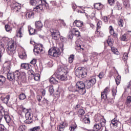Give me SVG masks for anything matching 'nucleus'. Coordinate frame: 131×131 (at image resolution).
Here are the masks:
<instances>
[{
    "instance_id": "nucleus-5",
    "label": "nucleus",
    "mask_w": 131,
    "mask_h": 131,
    "mask_svg": "<svg viewBox=\"0 0 131 131\" xmlns=\"http://www.w3.org/2000/svg\"><path fill=\"white\" fill-rule=\"evenodd\" d=\"M75 73L76 76L78 77V78H83V77L86 76L88 70L84 68L79 67L75 71Z\"/></svg>"
},
{
    "instance_id": "nucleus-25",
    "label": "nucleus",
    "mask_w": 131,
    "mask_h": 131,
    "mask_svg": "<svg viewBox=\"0 0 131 131\" xmlns=\"http://www.w3.org/2000/svg\"><path fill=\"white\" fill-rule=\"evenodd\" d=\"M31 68V65L28 63H22L21 64V69H25L26 70H29Z\"/></svg>"
},
{
    "instance_id": "nucleus-40",
    "label": "nucleus",
    "mask_w": 131,
    "mask_h": 131,
    "mask_svg": "<svg viewBox=\"0 0 131 131\" xmlns=\"http://www.w3.org/2000/svg\"><path fill=\"white\" fill-rule=\"evenodd\" d=\"M27 129V127L25 125H21L19 126L18 129L19 131H25Z\"/></svg>"
},
{
    "instance_id": "nucleus-60",
    "label": "nucleus",
    "mask_w": 131,
    "mask_h": 131,
    "mask_svg": "<svg viewBox=\"0 0 131 131\" xmlns=\"http://www.w3.org/2000/svg\"><path fill=\"white\" fill-rule=\"evenodd\" d=\"M94 55L96 56L97 57H103L104 56V53H94Z\"/></svg>"
},
{
    "instance_id": "nucleus-31",
    "label": "nucleus",
    "mask_w": 131,
    "mask_h": 131,
    "mask_svg": "<svg viewBox=\"0 0 131 131\" xmlns=\"http://www.w3.org/2000/svg\"><path fill=\"white\" fill-rule=\"evenodd\" d=\"M66 124L64 123L60 124L59 125L57 126V129L58 131L64 130V128H65Z\"/></svg>"
},
{
    "instance_id": "nucleus-15",
    "label": "nucleus",
    "mask_w": 131,
    "mask_h": 131,
    "mask_svg": "<svg viewBox=\"0 0 131 131\" xmlns=\"http://www.w3.org/2000/svg\"><path fill=\"white\" fill-rule=\"evenodd\" d=\"M4 53H5V44L3 42H0V59Z\"/></svg>"
},
{
    "instance_id": "nucleus-6",
    "label": "nucleus",
    "mask_w": 131,
    "mask_h": 131,
    "mask_svg": "<svg viewBox=\"0 0 131 131\" xmlns=\"http://www.w3.org/2000/svg\"><path fill=\"white\" fill-rule=\"evenodd\" d=\"M43 7H45L46 9L49 8V4L45 0H42V3L39 5H37L36 7L34 9V11L35 12H40L43 10Z\"/></svg>"
},
{
    "instance_id": "nucleus-56",
    "label": "nucleus",
    "mask_w": 131,
    "mask_h": 131,
    "mask_svg": "<svg viewBox=\"0 0 131 131\" xmlns=\"http://www.w3.org/2000/svg\"><path fill=\"white\" fill-rule=\"evenodd\" d=\"M103 93H104V94H106V95H108L109 93H110V89L109 88L106 87L103 91Z\"/></svg>"
},
{
    "instance_id": "nucleus-55",
    "label": "nucleus",
    "mask_w": 131,
    "mask_h": 131,
    "mask_svg": "<svg viewBox=\"0 0 131 131\" xmlns=\"http://www.w3.org/2000/svg\"><path fill=\"white\" fill-rule=\"evenodd\" d=\"M102 26V21L99 20L97 24V29H100Z\"/></svg>"
},
{
    "instance_id": "nucleus-20",
    "label": "nucleus",
    "mask_w": 131,
    "mask_h": 131,
    "mask_svg": "<svg viewBox=\"0 0 131 131\" xmlns=\"http://www.w3.org/2000/svg\"><path fill=\"white\" fill-rule=\"evenodd\" d=\"M128 32H131V31H128L126 33L122 35L120 37V40L122 41H127V34Z\"/></svg>"
},
{
    "instance_id": "nucleus-41",
    "label": "nucleus",
    "mask_w": 131,
    "mask_h": 131,
    "mask_svg": "<svg viewBox=\"0 0 131 131\" xmlns=\"http://www.w3.org/2000/svg\"><path fill=\"white\" fill-rule=\"evenodd\" d=\"M84 117L85 118L83 119V122H84V123H90V118H88L89 117V115H86L84 116Z\"/></svg>"
},
{
    "instance_id": "nucleus-7",
    "label": "nucleus",
    "mask_w": 131,
    "mask_h": 131,
    "mask_svg": "<svg viewBox=\"0 0 131 131\" xmlns=\"http://www.w3.org/2000/svg\"><path fill=\"white\" fill-rule=\"evenodd\" d=\"M11 7L16 14H21V4L14 1L12 3Z\"/></svg>"
},
{
    "instance_id": "nucleus-12",
    "label": "nucleus",
    "mask_w": 131,
    "mask_h": 131,
    "mask_svg": "<svg viewBox=\"0 0 131 131\" xmlns=\"http://www.w3.org/2000/svg\"><path fill=\"white\" fill-rule=\"evenodd\" d=\"M102 123H103V124L106 123V120H105L104 118H102L101 119L100 123L96 124L94 125V128H96L97 129V130L101 129V127H102Z\"/></svg>"
},
{
    "instance_id": "nucleus-39",
    "label": "nucleus",
    "mask_w": 131,
    "mask_h": 131,
    "mask_svg": "<svg viewBox=\"0 0 131 131\" xmlns=\"http://www.w3.org/2000/svg\"><path fill=\"white\" fill-rule=\"evenodd\" d=\"M126 104L128 107H131V96H128L127 97Z\"/></svg>"
},
{
    "instance_id": "nucleus-57",
    "label": "nucleus",
    "mask_w": 131,
    "mask_h": 131,
    "mask_svg": "<svg viewBox=\"0 0 131 131\" xmlns=\"http://www.w3.org/2000/svg\"><path fill=\"white\" fill-rule=\"evenodd\" d=\"M3 41H4V42H5L6 43H9V41H10V40H12V39H9V38L8 37H4L3 38Z\"/></svg>"
},
{
    "instance_id": "nucleus-16",
    "label": "nucleus",
    "mask_w": 131,
    "mask_h": 131,
    "mask_svg": "<svg viewBox=\"0 0 131 131\" xmlns=\"http://www.w3.org/2000/svg\"><path fill=\"white\" fill-rule=\"evenodd\" d=\"M55 77H56V73L51 77V78L49 79V81L51 83L57 84V83H58V80L56 79V78Z\"/></svg>"
},
{
    "instance_id": "nucleus-37",
    "label": "nucleus",
    "mask_w": 131,
    "mask_h": 131,
    "mask_svg": "<svg viewBox=\"0 0 131 131\" xmlns=\"http://www.w3.org/2000/svg\"><path fill=\"white\" fill-rule=\"evenodd\" d=\"M85 113L84 110L83 109H80L78 112V115L79 117H81V116H83Z\"/></svg>"
},
{
    "instance_id": "nucleus-43",
    "label": "nucleus",
    "mask_w": 131,
    "mask_h": 131,
    "mask_svg": "<svg viewBox=\"0 0 131 131\" xmlns=\"http://www.w3.org/2000/svg\"><path fill=\"white\" fill-rule=\"evenodd\" d=\"M5 30L7 32H10V31H12V27L10 26L9 25H6L5 26Z\"/></svg>"
},
{
    "instance_id": "nucleus-62",
    "label": "nucleus",
    "mask_w": 131,
    "mask_h": 131,
    "mask_svg": "<svg viewBox=\"0 0 131 131\" xmlns=\"http://www.w3.org/2000/svg\"><path fill=\"white\" fill-rule=\"evenodd\" d=\"M128 54L127 53H124L123 56V60L124 61H126L128 58Z\"/></svg>"
},
{
    "instance_id": "nucleus-58",
    "label": "nucleus",
    "mask_w": 131,
    "mask_h": 131,
    "mask_svg": "<svg viewBox=\"0 0 131 131\" xmlns=\"http://www.w3.org/2000/svg\"><path fill=\"white\" fill-rule=\"evenodd\" d=\"M77 128V125H75L74 126H72L70 127V131H74Z\"/></svg>"
},
{
    "instance_id": "nucleus-50",
    "label": "nucleus",
    "mask_w": 131,
    "mask_h": 131,
    "mask_svg": "<svg viewBox=\"0 0 131 131\" xmlns=\"http://www.w3.org/2000/svg\"><path fill=\"white\" fill-rule=\"evenodd\" d=\"M39 129H40V126H38L36 127H34L30 129L31 131H39Z\"/></svg>"
},
{
    "instance_id": "nucleus-59",
    "label": "nucleus",
    "mask_w": 131,
    "mask_h": 131,
    "mask_svg": "<svg viewBox=\"0 0 131 131\" xmlns=\"http://www.w3.org/2000/svg\"><path fill=\"white\" fill-rule=\"evenodd\" d=\"M118 25L120 27H123V20L120 19L118 21Z\"/></svg>"
},
{
    "instance_id": "nucleus-24",
    "label": "nucleus",
    "mask_w": 131,
    "mask_h": 131,
    "mask_svg": "<svg viewBox=\"0 0 131 131\" xmlns=\"http://www.w3.org/2000/svg\"><path fill=\"white\" fill-rule=\"evenodd\" d=\"M6 112H7L5 111L4 107L0 105V122L2 121L3 117H4V114H5Z\"/></svg>"
},
{
    "instance_id": "nucleus-10",
    "label": "nucleus",
    "mask_w": 131,
    "mask_h": 131,
    "mask_svg": "<svg viewBox=\"0 0 131 131\" xmlns=\"http://www.w3.org/2000/svg\"><path fill=\"white\" fill-rule=\"evenodd\" d=\"M43 49V45L40 43H36L34 48V52L35 55H37L40 54Z\"/></svg>"
},
{
    "instance_id": "nucleus-52",
    "label": "nucleus",
    "mask_w": 131,
    "mask_h": 131,
    "mask_svg": "<svg viewBox=\"0 0 131 131\" xmlns=\"http://www.w3.org/2000/svg\"><path fill=\"white\" fill-rule=\"evenodd\" d=\"M28 73L29 74V75H33V76L35 75L34 71H33V70L30 69H30L28 70Z\"/></svg>"
},
{
    "instance_id": "nucleus-8",
    "label": "nucleus",
    "mask_w": 131,
    "mask_h": 131,
    "mask_svg": "<svg viewBox=\"0 0 131 131\" xmlns=\"http://www.w3.org/2000/svg\"><path fill=\"white\" fill-rule=\"evenodd\" d=\"M49 55L57 58L60 55V50L58 48H52L49 50Z\"/></svg>"
},
{
    "instance_id": "nucleus-47",
    "label": "nucleus",
    "mask_w": 131,
    "mask_h": 131,
    "mask_svg": "<svg viewBox=\"0 0 131 131\" xmlns=\"http://www.w3.org/2000/svg\"><path fill=\"white\" fill-rule=\"evenodd\" d=\"M121 80V77H120V76H118L116 78L115 81H116V84H117V85H118V84H119V83H120Z\"/></svg>"
},
{
    "instance_id": "nucleus-18",
    "label": "nucleus",
    "mask_w": 131,
    "mask_h": 131,
    "mask_svg": "<svg viewBox=\"0 0 131 131\" xmlns=\"http://www.w3.org/2000/svg\"><path fill=\"white\" fill-rule=\"evenodd\" d=\"M13 74L14 75V77L15 78V80H20L21 79L20 72V71H16L15 72H13Z\"/></svg>"
},
{
    "instance_id": "nucleus-27",
    "label": "nucleus",
    "mask_w": 131,
    "mask_h": 131,
    "mask_svg": "<svg viewBox=\"0 0 131 131\" xmlns=\"http://www.w3.org/2000/svg\"><path fill=\"white\" fill-rule=\"evenodd\" d=\"M28 30L30 35H34L35 32H36V30L32 28L31 26H28Z\"/></svg>"
},
{
    "instance_id": "nucleus-21",
    "label": "nucleus",
    "mask_w": 131,
    "mask_h": 131,
    "mask_svg": "<svg viewBox=\"0 0 131 131\" xmlns=\"http://www.w3.org/2000/svg\"><path fill=\"white\" fill-rule=\"evenodd\" d=\"M33 17H34V12L32 11H29L26 14V19H30Z\"/></svg>"
},
{
    "instance_id": "nucleus-2",
    "label": "nucleus",
    "mask_w": 131,
    "mask_h": 131,
    "mask_svg": "<svg viewBox=\"0 0 131 131\" xmlns=\"http://www.w3.org/2000/svg\"><path fill=\"white\" fill-rule=\"evenodd\" d=\"M85 88H86V84L85 85L83 82L79 81L76 84V89H73L72 92L73 93H79L80 95H84L86 92Z\"/></svg>"
},
{
    "instance_id": "nucleus-64",
    "label": "nucleus",
    "mask_w": 131,
    "mask_h": 131,
    "mask_svg": "<svg viewBox=\"0 0 131 131\" xmlns=\"http://www.w3.org/2000/svg\"><path fill=\"white\" fill-rule=\"evenodd\" d=\"M49 91L51 95H52V94H54V88H53V86L49 88Z\"/></svg>"
},
{
    "instance_id": "nucleus-53",
    "label": "nucleus",
    "mask_w": 131,
    "mask_h": 131,
    "mask_svg": "<svg viewBox=\"0 0 131 131\" xmlns=\"http://www.w3.org/2000/svg\"><path fill=\"white\" fill-rule=\"evenodd\" d=\"M107 94L104 93V92H101V99H103V100H106V99H107Z\"/></svg>"
},
{
    "instance_id": "nucleus-29",
    "label": "nucleus",
    "mask_w": 131,
    "mask_h": 131,
    "mask_svg": "<svg viewBox=\"0 0 131 131\" xmlns=\"http://www.w3.org/2000/svg\"><path fill=\"white\" fill-rule=\"evenodd\" d=\"M82 44V41L80 40H78L76 41V45L78 47V50H82L83 51V48H81V45Z\"/></svg>"
},
{
    "instance_id": "nucleus-23",
    "label": "nucleus",
    "mask_w": 131,
    "mask_h": 131,
    "mask_svg": "<svg viewBox=\"0 0 131 131\" xmlns=\"http://www.w3.org/2000/svg\"><path fill=\"white\" fill-rule=\"evenodd\" d=\"M1 100L5 104H8L10 100V95H7L5 97L1 96Z\"/></svg>"
},
{
    "instance_id": "nucleus-22",
    "label": "nucleus",
    "mask_w": 131,
    "mask_h": 131,
    "mask_svg": "<svg viewBox=\"0 0 131 131\" xmlns=\"http://www.w3.org/2000/svg\"><path fill=\"white\" fill-rule=\"evenodd\" d=\"M3 116L7 123H10V122L11 121V117L9 115L8 112H6L4 114H3Z\"/></svg>"
},
{
    "instance_id": "nucleus-36",
    "label": "nucleus",
    "mask_w": 131,
    "mask_h": 131,
    "mask_svg": "<svg viewBox=\"0 0 131 131\" xmlns=\"http://www.w3.org/2000/svg\"><path fill=\"white\" fill-rule=\"evenodd\" d=\"M94 8L97 10H101L103 8V5L101 3H96L94 5Z\"/></svg>"
},
{
    "instance_id": "nucleus-26",
    "label": "nucleus",
    "mask_w": 131,
    "mask_h": 131,
    "mask_svg": "<svg viewBox=\"0 0 131 131\" xmlns=\"http://www.w3.org/2000/svg\"><path fill=\"white\" fill-rule=\"evenodd\" d=\"M75 25L77 27H81L83 26V23L80 20H76L74 21V25Z\"/></svg>"
},
{
    "instance_id": "nucleus-61",
    "label": "nucleus",
    "mask_w": 131,
    "mask_h": 131,
    "mask_svg": "<svg viewBox=\"0 0 131 131\" xmlns=\"http://www.w3.org/2000/svg\"><path fill=\"white\" fill-rule=\"evenodd\" d=\"M40 93L41 94V96H46V90L43 89H41L40 90Z\"/></svg>"
},
{
    "instance_id": "nucleus-42",
    "label": "nucleus",
    "mask_w": 131,
    "mask_h": 131,
    "mask_svg": "<svg viewBox=\"0 0 131 131\" xmlns=\"http://www.w3.org/2000/svg\"><path fill=\"white\" fill-rule=\"evenodd\" d=\"M117 122H118L117 120L113 119L111 121V124H112L113 126L116 127L118 125Z\"/></svg>"
},
{
    "instance_id": "nucleus-54",
    "label": "nucleus",
    "mask_w": 131,
    "mask_h": 131,
    "mask_svg": "<svg viewBox=\"0 0 131 131\" xmlns=\"http://www.w3.org/2000/svg\"><path fill=\"white\" fill-rule=\"evenodd\" d=\"M26 98V96L24 93H22L19 95L20 100H25Z\"/></svg>"
},
{
    "instance_id": "nucleus-45",
    "label": "nucleus",
    "mask_w": 131,
    "mask_h": 131,
    "mask_svg": "<svg viewBox=\"0 0 131 131\" xmlns=\"http://www.w3.org/2000/svg\"><path fill=\"white\" fill-rule=\"evenodd\" d=\"M20 77V80H22V79H25V78H26V73H25L24 72H21Z\"/></svg>"
},
{
    "instance_id": "nucleus-48",
    "label": "nucleus",
    "mask_w": 131,
    "mask_h": 131,
    "mask_svg": "<svg viewBox=\"0 0 131 131\" xmlns=\"http://www.w3.org/2000/svg\"><path fill=\"white\" fill-rule=\"evenodd\" d=\"M34 80H36V81H38L39 79H40V76L39 74H36L33 76Z\"/></svg>"
},
{
    "instance_id": "nucleus-32",
    "label": "nucleus",
    "mask_w": 131,
    "mask_h": 131,
    "mask_svg": "<svg viewBox=\"0 0 131 131\" xmlns=\"http://www.w3.org/2000/svg\"><path fill=\"white\" fill-rule=\"evenodd\" d=\"M117 87H113L112 89V95L114 98H115L116 94H117Z\"/></svg>"
},
{
    "instance_id": "nucleus-19",
    "label": "nucleus",
    "mask_w": 131,
    "mask_h": 131,
    "mask_svg": "<svg viewBox=\"0 0 131 131\" xmlns=\"http://www.w3.org/2000/svg\"><path fill=\"white\" fill-rule=\"evenodd\" d=\"M42 3V0H31L30 4L32 6H36L40 5Z\"/></svg>"
},
{
    "instance_id": "nucleus-17",
    "label": "nucleus",
    "mask_w": 131,
    "mask_h": 131,
    "mask_svg": "<svg viewBox=\"0 0 131 131\" xmlns=\"http://www.w3.org/2000/svg\"><path fill=\"white\" fill-rule=\"evenodd\" d=\"M110 30V33L111 35H112L113 37H115V38H117V36H118V35L114 32V30L113 29V27H112V26H110L109 27Z\"/></svg>"
},
{
    "instance_id": "nucleus-3",
    "label": "nucleus",
    "mask_w": 131,
    "mask_h": 131,
    "mask_svg": "<svg viewBox=\"0 0 131 131\" xmlns=\"http://www.w3.org/2000/svg\"><path fill=\"white\" fill-rule=\"evenodd\" d=\"M19 111L25 113L26 120L25 123L29 124L32 122V114L28 111V110L25 108L23 105L19 107Z\"/></svg>"
},
{
    "instance_id": "nucleus-13",
    "label": "nucleus",
    "mask_w": 131,
    "mask_h": 131,
    "mask_svg": "<svg viewBox=\"0 0 131 131\" xmlns=\"http://www.w3.org/2000/svg\"><path fill=\"white\" fill-rule=\"evenodd\" d=\"M52 38L54 39H58L60 37V32L58 30H55L51 33Z\"/></svg>"
},
{
    "instance_id": "nucleus-34",
    "label": "nucleus",
    "mask_w": 131,
    "mask_h": 131,
    "mask_svg": "<svg viewBox=\"0 0 131 131\" xmlns=\"http://www.w3.org/2000/svg\"><path fill=\"white\" fill-rule=\"evenodd\" d=\"M72 34H74V35H75V36H80V33L79 32V31L76 30L74 29H73L72 31Z\"/></svg>"
},
{
    "instance_id": "nucleus-35",
    "label": "nucleus",
    "mask_w": 131,
    "mask_h": 131,
    "mask_svg": "<svg viewBox=\"0 0 131 131\" xmlns=\"http://www.w3.org/2000/svg\"><path fill=\"white\" fill-rule=\"evenodd\" d=\"M6 82V77L3 75L0 76V85H3Z\"/></svg>"
},
{
    "instance_id": "nucleus-46",
    "label": "nucleus",
    "mask_w": 131,
    "mask_h": 131,
    "mask_svg": "<svg viewBox=\"0 0 131 131\" xmlns=\"http://www.w3.org/2000/svg\"><path fill=\"white\" fill-rule=\"evenodd\" d=\"M124 7L126 9H128L130 7V5H129V2L128 1H124L123 3Z\"/></svg>"
},
{
    "instance_id": "nucleus-1",
    "label": "nucleus",
    "mask_w": 131,
    "mask_h": 131,
    "mask_svg": "<svg viewBox=\"0 0 131 131\" xmlns=\"http://www.w3.org/2000/svg\"><path fill=\"white\" fill-rule=\"evenodd\" d=\"M56 78L61 81H66L67 78V71L63 67H58L55 73Z\"/></svg>"
},
{
    "instance_id": "nucleus-33",
    "label": "nucleus",
    "mask_w": 131,
    "mask_h": 131,
    "mask_svg": "<svg viewBox=\"0 0 131 131\" xmlns=\"http://www.w3.org/2000/svg\"><path fill=\"white\" fill-rule=\"evenodd\" d=\"M22 29H23V27H21L18 30L16 34V36L17 37H22V36H23V34L22 33Z\"/></svg>"
},
{
    "instance_id": "nucleus-11",
    "label": "nucleus",
    "mask_w": 131,
    "mask_h": 131,
    "mask_svg": "<svg viewBox=\"0 0 131 131\" xmlns=\"http://www.w3.org/2000/svg\"><path fill=\"white\" fill-rule=\"evenodd\" d=\"M96 82H97V80L96 78H92L90 80H88L86 81V89H91L94 84H96Z\"/></svg>"
},
{
    "instance_id": "nucleus-63",
    "label": "nucleus",
    "mask_w": 131,
    "mask_h": 131,
    "mask_svg": "<svg viewBox=\"0 0 131 131\" xmlns=\"http://www.w3.org/2000/svg\"><path fill=\"white\" fill-rule=\"evenodd\" d=\"M107 2L110 6H113L114 5V3H115V0H107Z\"/></svg>"
},
{
    "instance_id": "nucleus-4",
    "label": "nucleus",
    "mask_w": 131,
    "mask_h": 131,
    "mask_svg": "<svg viewBox=\"0 0 131 131\" xmlns=\"http://www.w3.org/2000/svg\"><path fill=\"white\" fill-rule=\"evenodd\" d=\"M16 43L15 41L10 40L8 43V47L7 48V53L9 56H13L16 53Z\"/></svg>"
},
{
    "instance_id": "nucleus-30",
    "label": "nucleus",
    "mask_w": 131,
    "mask_h": 131,
    "mask_svg": "<svg viewBox=\"0 0 131 131\" xmlns=\"http://www.w3.org/2000/svg\"><path fill=\"white\" fill-rule=\"evenodd\" d=\"M83 103V100H80L78 101V103L74 107V109L76 110L80 108L81 107V105Z\"/></svg>"
},
{
    "instance_id": "nucleus-51",
    "label": "nucleus",
    "mask_w": 131,
    "mask_h": 131,
    "mask_svg": "<svg viewBox=\"0 0 131 131\" xmlns=\"http://www.w3.org/2000/svg\"><path fill=\"white\" fill-rule=\"evenodd\" d=\"M73 60H74V55H71L69 57V63H72L73 62Z\"/></svg>"
},
{
    "instance_id": "nucleus-38",
    "label": "nucleus",
    "mask_w": 131,
    "mask_h": 131,
    "mask_svg": "<svg viewBox=\"0 0 131 131\" xmlns=\"http://www.w3.org/2000/svg\"><path fill=\"white\" fill-rule=\"evenodd\" d=\"M112 52L115 55H119V52H118V50L116 49L115 47H111Z\"/></svg>"
},
{
    "instance_id": "nucleus-14",
    "label": "nucleus",
    "mask_w": 131,
    "mask_h": 131,
    "mask_svg": "<svg viewBox=\"0 0 131 131\" xmlns=\"http://www.w3.org/2000/svg\"><path fill=\"white\" fill-rule=\"evenodd\" d=\"M35 26L38 31H40V30H41V28H42L43 25L41 21H38L35 23Z\"/></svg>"
},
{
    "instance_id": "nucleus-49",
    "label": "nucleus",
    "mask_w": 131,
    "mask_h": 131,
    "mask_svg": "<svg viewBox=\"0 0 131 131\" xmlns=\"http://www.w3.org/2000/svg\"><path fill=\"white\" fill-rule=\"evenodd\" d=\"M107 43L108 45L111 47H112V46H113V40L111 38H108L107 40Z\"/></svg>"
},
{
    "instance_id": "nucleus-28",
    "label": "nucleus",
    "mask_w": 131,
    "mask_h": 131,
    "mask_svg": "<svg viewBox=\"0 0 131 131\" xmlns=\"http://www.w3.org/2000/svg\"><path fill=\"white\" fill-rule=\"evenodd\" d=\"M19 57L22 60H25L27 58V54L25 51H23L20 54H19Z\"/></svg>"
},
{
    "instance_id": "nucleus-9",
    "label": "nucleus",
    "mask_w": 131,
    "mask_h": 131,
    "mask_svg": "<svg viewBox=\"0 0 131 131\" xmlns=\"http://www.w3.org/2000/svg\"><path fill=\"white\" fill-rule=\"evenodd\" d=\"M7 74V79L10 81H13V80H16L14 73H10L11 71V64H9L6 68Z\"/></svg>"
},
{
    "instance_id": "nucleus-44",
    "label": "nucleus",
    "mask_w": 131,
    "mask_h": 131,
    "mask_svg": "<svg viewBox=\"0 0 131 131\" xmlns=\"http://www.w3.org/2000/svg\"><path fill=\"white\" fill-rule=\"evenodd\" d=\"M106 76V73L104 72H101L98 75V77L100 79H102V78H104Z\"/></svg>"
}]
</instances>
